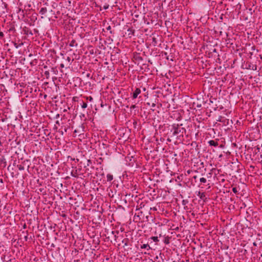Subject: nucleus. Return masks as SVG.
I'll list each match as a JSON object with an SVG mask.
<instances>
[{
  "instance_id": "f257e3e1",
  "label": "nucleus",
  "mask_w": 262,
  "mask_h": 262,
  "mask_svg": "<svg viewBox=\"0 0 262 262\" xmlns=\"http://www.w3.org/2000/svg\"><path fill=\"white\" fill-rule=\"evenodd\" d=\"M182 125V124H173L167 126L166 136L168 141L171 142V139H181L184 137L186 129Z\"/></svg>"
},
{
  "instance_id": "f03ea898",
  "label": "nucleus",
  "mask_w": 262,
  "mask_h": 262,
  "mask_svg": "<svg viewBox=\"0 0 262 262\" xmlns=\"http://www.w3.org/2000/svg\"><path fill=\"white\" fill-rule=\"evenodd\" d=\"M136 212L134 216L133 221L135 223L145 222L149 221L148 217L150 215L149 211L143 210L141 208H137Z\"/></svg>"
},
{
  "instance_id": "7ed1b4c3",
  "label": "nucleus",
  "mask_w": 262,
  "mask_h": 262,
  "mask_svg": "<svg viewBox=\"0 0 262 262\" xmlns=\"http://www.w3.org/2000/svg\"><path fill=\"white\" fill-rule=\"evenodd\" d=\"M122 243L123 244V247L125 248V250H128L129 246L130 245L129 240L127 238H125L122 241Z\"/></svg>"
},
{
  "instance_id": "20e7f679",
  "label": "nucleus",
  "mask_w": 262,
  "mask_h": 262,
  "mask_svg": "<svg viewBox=\"0 0 262 262\" xmlns=\"http://www.w3.org/2000/svg\"><path fill=\"white\" fill-rule=\"evenodd\" d=\"M200 183L198 184V186L201 187V188H203V186H201V185L203 184L204 185L207 186L209 185V183H207V181L205 178H201L199 179Z\"/></svg>"
},
{
  "instance_id": "39448f33",
  "label": "nucleus",
  "mask_w": 262,
  "mask_h": 262,
  "mask_svg": "<svg viewBox=\"0 0 262 262\" xmlns=\"http://www.w3.org/2000/svg\"><path fill=\"white\" fill-rule=\"evenodd\" d=\"M188 203H189V201H188V200H183L182 201V204L184 206V209L188 210V209H191V207L189 206H192V204H189L188 205Z\"/></svg>"
},
{
  "instance_id": "423d86ee",
  "label": "nucleus",
  "mask_w": 262,
  "mask_h": 262,
  "mask_svg": "<svg viewBox=\"0 0 262 262\" xmlns=\"http://www.w3.org/2000/svg\"><path fill=\"white\" fill-rule=\"evenodd\" d=\"M83 132H84V126H83L82 124L81 125H79L78 126V127H77L74 130V133H77L79 135H80L81 134H83Z\"/></svg>"
},
{
  "instance_id": "0eeeda50",
  "label": "nucleus",
  "mask_w": 262,
  "mask_h": 262,
  "mask_svg": "<svg viewBox=\"0 0 262 262\" xmlns=\"http://www.w3.org/2000/svg\"><path fill=\"white\" fill-rule=\"evenodd\" d=\"M141 93V90L136 88L135 91L133 93L132 98L133 99L137 98L138 95Z\"/></svg>"
},
{
  "instance_id": "6e6552de",
  "label": "nucleus",
  "mask_w": 262,
  "mask_h": 262,
  "mask_svg": "<svg viewBox=\"0 0 262 262\" xmlns=\"http://www.w3.org/2000/svg\"><path fill=\"white\" fill-rule=\"evenodd\" d=\"M23 31L24 32V34L26 35H33L31 30L28 27H25L23 29Z\"/></svg>"
},
{
  "instance_id": "1a4fd4ad",
  "label": "nucleus",
  "mask_w": 262,
  "mask_h": 262,
  "mask_svg": "<svg viewBox=\"0 0 262 262\" xmlns=\"http://www.w3.org/2000/svg\"><path fill=\"white\" fill-rule=\"evenodd\" d=\"M134 59L136 62H140L143 60V58L140 56L139 54L134 55Z\"/></svg>"
},
{
  "instance_id": "9d476101",
  "label": "nucleus",
  "mask_w": 262,
  "mask_h": 262,
  "mask_svg": "<svg viewBox=\"0 0 262 262\" xmlns=\"http://www.w3.org/2000/svg\"><path fill=\"white\" fill-rule=\"evenodd\" d=\"M140 248L142 249H146L147 251H149L151 249V248L148 243L141 245Z\"/></svg>"
},
{
  "instance_id": "9b49d317",
  "label": "nucleus",
  "mask_w": 262,
  "mask_h": 262,
  "mask_svg": "<svg viewBox=\"0 0 262 262\" xmlns=\"http://www.w3.org/2000/svg\"><path fill=\"white\" fill-rule=\"evenodd\" d=\"M198 176H193L191 179V184L193 185H195L196 183H198Z\"/></svg>"
},
{
  "instance_id": "f8f14e48",
  "label": "nucleus",
  "mask_w": 262,
  "mask_h": 262,
  "mask_svg": "<svg viewBox=\"0 0 262 262\" xmlns=\"http://www.w3.org/2000/svg\"><path fill=\"white\" fill-rule=\"evenodd\" d=\"M208 144L210 146H213L214 147H216L219 145V143L217 141L213 140L209 141Z\"/></svg>"
},
{
  "instance_id": "ddd939ff",
  "label": "nucleus",
  "mask_w": 262,
  "mask_h": 262,
  "mask_svg": "<svg viewBox=\"0 0 262 262\" xmlns=\"http://www.w3.org/2000/svg\"><path fill=\"white\" fill-rule=\"evenodd\" d=\"M170 237H169L168 236H163V242H164V243L165 244H169V243H170Z\"/></svg>"
},
{
  "instance_id": "4468645a",
  "label": "nucleus",
  "mask_w": 262,
  "mask_h": 262,
  "mask_svg": "<svg viewBox=\"0 0 262 262\" xmlns=\"http://www.w3.org/2000/svg\"><path fill=\"white\" fill-rule=\"evenodd\" d=\"M69 46L71 47H77L78 44L75 40L72 39L70 42Z\"/></svg>"
},
{
  "instance_id": "2eb2a0df",
  "label": "nucleus",
  "mask_w": 262,
  "mask_h": 262,
  "mask_svg": "<svg viewBox=\"0 0 262 262\" xmlns=\"http://www.w3.org/2000/svg\"><path fill=\"white\" fill-rule=\"evenodd\" d=\"M198 196L200 197V198L202 200L206 199V194L205 192H199Z\"/></svg>"
},
{
  "instance_id": "dca6fc26",
  "label": "nucleus",
  "mask_w": 262,
  "mask_h": 262,
  "mask_svg": "<svg viewBox=\"0 0 262 262\" xmlns=\"http://www.w3.org/2000/svg\"><path fill=\"white\" fill-rule=\"evenodd\" d=\"M152 241V242L156 243V244L159 242V237L158 236H151L149 239Z\"/></svg>"
},
{
  "instance_id": "f3484780",
  "label": "nucleus",
  "mask_w": 262,
  "mask_h": 262,
  "mask_svg": "<svg viewBox=\"0 0 262 262\" xmlns=\"http://www.w3.org/2000/svg\"><path fill=\"white\" fill-rule=\"evenodd\" d=\"M127 32H128V35L129 36V37H131L132 36H134V33H135V30L133 29L132 28H129L128 30H127Z\"/></svg>"
},
{
  "instance_id": "a211bd4d",
  "label": "nucleus",
  "mask_w": 262,
  "mask_h": 262,
  "mask_svg": "<svg viewBox=\"0 0 262 262\" xmlns=\"http://www.w3.org/2000/svg\"><path fill=\"white\" fill-rule=\"evenodd\" d=\"M47 11V9L46 7H42L39 11V13L41 15H45Z\"/></svg>"
},
{
  "instance_id": "6ab92c4d",
  "label": "nucleus",
  "mask_w": 262,
  "mask_h": 262,
  "mask_svg": "<svg viewBox=\"0 0 262 262\" xmlns=\"http://www.w3.org/2000/svg\"><path fill=\"white\" fill-rule=\"evenodd\" d=\"M107 178V181H111L113 179V176L110 173H108L106 176Z\"/></svg>"
},
{
  "instance_id": "aec40b11",
  "label": "nucleus",
  "mask_w": 262,
  "mask_h": 262,
  "mask_svg": "<svg viewBox=\"0 0 262 262\" xmlns=\"http://www.w3.org/2000/svg\"><path fill=\"white\" fill-rule=\"evenodd\" d=\"M232 191L235 194H237L238 193V190H237V188H236V187H233L232 189Z\"/></svg>"
},
{
  "instance_id": "412c9836",
  "label": "nucleus",
  "mask_w": 262,
  "mask_h": 262,
  "mask_svg": "<svg viewBox=\"0 0 262 262\" xmlns=\"http://www.w3.org/2000/svg\"><path fill=\"white\" fill-rule=\"evenodd\" d=\"M87 103L85 102H82V103L81 104V107L82 108H85L87 107Z\"/></svg>"
},
{
  "instance_id": "4be33fe9",
  "label": "nucleus",
  "mask_w": 262,
  "mask_h": 262,
  "mask_svg": "<svg viewBox=\"0 0 262 262\" xmlns=\"http://www.w3.org/2000/svg\"><path fill=\"white\" fill-rule=\"evenodd\" d=\"M17 167L19 170H24V167L22 165H17Z\"/></svg>"
},
{
  "instance_id": "5701e85b",
  "label": "nucleus",
  "mask_w": 262,
  "mask_h": 262,
  "mask_svg": "<svg viewBox=\"0 0 262 262\" xmlns=\"http://www.w3.org/2000/svg\"><path fill=\"white\" fill-rule=\"evenodd\" d=\"M152 42H154V45L156 46L157 44V39L155 37H153L152 38Z\"/></svg>"
},
{
  "instance_id": "b1692460",
  "label": "nucleus",
  "mask_w": 262,
  "mask_h": 262,
  "mask_svg": "<svg viewBox=\"0 0 262 262\" xmlns=\"http://www.w3.org/2000/svg\"><path fill=\"white\" fill-rule=\"evenodd\" d=\"M260 148L258 147V146H256V148L255 149V152L256 154L257 152H259Z\"/></svg>"
},
{
  "instance_id": "393cba45",
  "label": "nucleus",
  "mask_w": 262,
  "mask_h": 262,
  "mask_svg": "<svg viewBox=\"0 0 262 262\" xmlns=\"http://www.w3.org/2000/svg\"><path fill=\"white\" fill-rule=\"evenodd\" d=\"M106 29L107 31H110V33H113L112 31L111 30V27L110 26H108L107 27H106Z\"/></svg>"
},
{
  "instance_id": "a878e982",
  "label": "nucleus",
  "mask_w": 262,
  "mask_h": 262,
  "mask_svg": "<svg viewBox=\"0 0 262 262\" xmlns=\"http://www.w3.org/2000/svg\"><path fill=\"white\" fill-rule=\"evenodd\" d=\"M112 234L114 235L115 237H116V235L115 234L116 233L118 234V231H112Z\"/></svg>"
},
{
  "instance_id": "bb28decb",
  "label": "nucleus",
  "mask_w": 262,
  "mask_h": 262,
  "mask_svg": "<svg viewBox=\"0 0 262 262\" xmlns=\"http://www.w3.org/2000/svg\"><path fill=\"white\" fill-rule=\"evenodd\" d=\"M45 75L46 76L47 78H48V77L49 76V75H50L49 72V71H46L45 72Z\"/></svg>"
},
{
  "instance_id": "cd10ccee",
  "label": "nucleus",
  "mask_w": 262,
  "mask_h": 262,
  "mask_svg": "<svg viewBox=\"0 0 262 262\" xmlns=\"http://www.w3.org/2000/svg\"><path fill=\"white\" fill-rule=\"evenodd\" d=\"M252 69L253 70H256V69H257V66H256V65H254V66H252Z\"/></svg>"
},
{
  "instance_id": "c85d7f7f",
  "label": "nucleus",
  "mask_w": 262,
  "mask_h": 262,
  "mask_svg": "<svg viewBox=\"0 0 262 262\" xmlns=\"http://www.w3.org/2000/svg\"><path fill=\"white\" fill-rule=\"evenodd\" d=\"M87 99H89L90 101H93V98L91 96H90L89 97H87Z\"/></svg>"
},
{
  "instance_id": "c756f323",
  "label": "nucleus",
  "mask_w": 262,
  "mask_h": 262,
  "mask_svg": "<svg viewBox=\"0 0 262 262\" xmlns=\"http://www.w3.org/2000/svg\"><path fill=\"white\" fill-rule=\"evenodd\" d=\"M87 162H88V164H87V165L88 166H89L90 165V164H91L92 163V162L90 160H88L87 161Z\"/></svg>"
},
{
  "instance_id": "7c9ffc66",
  "label": "nucleus",
  "mask_w": 262,
  "mask_h": 262,
  "mask_svg": "<svg viewBox=\"0 0 262 262\" xmlns=\"http://www.w3.org/2000/svg\"><path fill=\"white\" fill-rule=\"evenodd\" d=\"M4 35V34L3 32H0V37H1V38L3 37Z\"/></svg>"
},
{
  "instance_id": "2f4dec72",
  "label": "nucleus",
  "mask_w": 262,
  "mask_h": 262,
  "mask_svg": "<svg viewBox=\"0 0 262 262\" xmlns=\"http://www.w3.org/2000/svg\"><path fill=\"white\" fill-rule=\"evenodd\" d=\"M67 60L68 61V62H70L71 61V59L70 57H67Z\"/></svg>"
},
{
  "instance_id": "473e14b6",
  "label": "nucleus",
  "mask_w": 262,
  "mask_h": 262,
  "mask_svg": "<svg viewBox=\"0 0 262 262\" xmlns=\"http://www.w3.org/2000/svg\"><path fill=\"white\" fill-rule=\"evenodd\" d=\"M136 107V105H132L131 106H130V108L131 109H133V108H135Z\"/></svg>"
},
{
  "instance_id": "72a5a7b5",
  "label": "nucleus",
  "mask_w": 262,
  "mask_h": 262,
  "mask_svg": "<svg viewBox=\"0 0 262 262\" xmlns=\"http://www.w3.org/2000/svg\"><path fill=\"white\" fill-rule=\"evenodd\" d=\"M164 55L166 56V59H169V58H168V56H167V53L166 52H165V53H164Z\"/></svg>"
},
{
  "instance_id": "f704fd0d",
  "label": "nucleus",
  "mask_w": 262,
  "mask_h": 262,
  "mask_svg": "<svg viewBox=\"0 0 262 262\" xmlns=\"http://www.w3.org/2000/svg\"><path fill=\"white\" fill-rule=\"evenodd\" d=\"M15 30V28L14 27H11L10 29V31H13V30Z\"/></svg>"
},
{
  "instance_id": "c9c22d12",
  "label": "nucleus",
  "mask_w": 262,
  "mask_h": 262,
  "mask_svg": "<svg viewBox=\"0 0 262 262\" xmlns=\"http://www.w3.org/2000/svg\"><path fill=\"white\" fill-rule=\"evenodd\" d=\"M60 67L61 68H63L64 67V64L63 63H61L60 64Z\"/></svg>"
},
{
  "instance_id": "e433bc0d",
  "label": "nucleus",
  "mask_w": 262,
  "mask_h": 262,
  "mask_svg": "<svg viewBox=\"0 0 262 262\" xmlns=\"http://www.w3.org/2000/svg\"><path fill=\"white\" fill-rule=\"evenodd\" d=\"M108 8V5H107V6H104V9H107Z\"/></svg>"
},
{
  "instance_id": "4c0bfd02",
  "label": "nucleus",
  "mask_w": 262,
  "mask_h": 262,
  "mask_svg": "<svg viewBox=\"0 0 262 262\" xmlns=\"http://www.w3.org/2000/svg\"><path fill=\"white\" fill-rule=\"evenodd\" d=\"M143 66H144V67H145V68H147V67H148V65H147V64H143Z\"/></svg>"
},
{
  "instance_id": "58836bf2",
  "label": "nucleus",
  "mask_w": 262,
  "mask_h": 262,
  "mask_svg": "<svg viewBox=\"0 0 262 262\" xmlns=\"http://www.w3.org/2000/svg\"><path fill=\"white\" fill-rule=\"evenodd\" d=\"M159 237H163V236H162L161 234H160L159 235Z\"/></svg>"
},
{
  "instance_id": "ea45409f",
  "label": "nucleus",
  "mask_w": 262,
  "mask_h": 262,
  "mask_svg": "<svg viewBox=\"0 0 262 262\" xmlns=\"http://www.w3.org/2000/svg\"><path fill=\"white\" fill-rule=\"evenodd\" d=\"M156 106V104L155 103H152V107H155Z\"/></svg>"
},
{
  "instance_id": "a19ab883",
  "label": "nucleus",
  "mask_w": 262,
  "mask_h": 262,
  "mask_svg": "<svg viewBox=\"0 0 262 262\" xmlns=\"http://www.w3.org/2000/svg\"><path fill=\"white\" fill-rule=\"evenodd\" d=\"M253 245L255 246H257V244H256V243H253Z\"/></svg>"
},
{
  "instance_id": "79ce46f5",
  "label": "nucleus",
  "mask_w": 262,
  "mask_h": 262,
  "mask_svg": "<svg viewBox=\"0 0 262 262\" xmlns=\"http://www.w3.org/2000/svg\"><path fill=\"white\" fill-rule=\"evenodd\" d=\"M201 165H202V166L203 167L204 166V163L203 162H201Z\"/></svg>"
},
{
  "instance_id": "37998d69",
  "label": "nucleus",
  "mask_w": 262,
  "mask_h": 262,
  "mask_svg": "<svg viewBox=\"0 0 262 262\" xmlns=\"http://www.w3.org/2000/svg\"><path fill=\"white\" fill-rule=\"evenodd\" d=\"M210 102L211 103H213V101H212V100L211 99H210Z\"/></svg>"
},
{
  "instance_id": "c03bdc74",
  "label": "nucleus",
  "mask_w": 262,
  "mask_h": 262,
  "mask_svg": "<svg viewBox=\"0 0 262 262\" xmlns=\"http://www.w3.org/2000/svg\"><path fill=\"white\" fill-rule=\"evenodd\" d=\"M4 5H5V7H6V6H7V5L6 3H4Z\"/></svg>"
},
{
  "instance_id": "a18cd8bd",
  "label": "nucleus",
  "mask_w": 262,
  "mask_h": 262,
  "mask_svg": "<svg viewBox=\"0 0 262 262\" xmlns=\"http://www.w3.org/2000/svg\"><path fill=\"white\" fill-rule=\"evenodd\" d=\"M144 254H149V253L147 252H144Z\"/></svg>"
},
{
  "instance_id": "49530a36",
  "label": "nucleus",
  "mask_w": 262,
  "mask_h": 262,
  "mask_svg": "<svg viewBox=\"0 0 262 262\" xmlns=\"http://www.w3.org/2000/svg\"><path fill=\"white\" fill-rule=\"evenodd\" d=\"M102 145L104 146V145H105V144L104 143H102Z\"/></svg>"
},
{
  "instance_id": "de8ad7c7",
  "label": "nucleus",
  "mask_w": 262,
  "mask_h": 262,
  "mask_svg": "<svg viewBox=\"0 0 262 262\" xmlns=\"http://www.w3.org/2000/svg\"><path fill=\"white\" fill-rule=\"evenodd\" d=\"M87 76H88V77H89V76H90V74H88L87 75Z\"/></svg>"
},
{
  "instance_id": "09e8293b",
  "label": "nucleus",
  "mask_w": 262,
  "mask_h": 262,
  "mask_svg": "<svg viewBox=\"0 0 262 262\" xmlns=\"http://www.w3.org/2000/svg\"><path fill=\"white\" fill-rule=\"evenodd\" d=\"M187 172H188V173H190L189 170H188V171H187Z\"/></svg>"
},
{
  "instance_id": "8fccbe9b",
  "label": "nucleus",
  "mask_w": 262,
  "mask_h": 262,
  "mask_svg": "<svg viewBox=\"0 0 262 262\" xmlns=\"http://www.w3.org/2000/svg\"><path fill=\"white\" fill-rule=\"evenodd\" d=\"M212 99H214V100H216V99H215V98H213Z\"/></svg>"
}]
</instances>
